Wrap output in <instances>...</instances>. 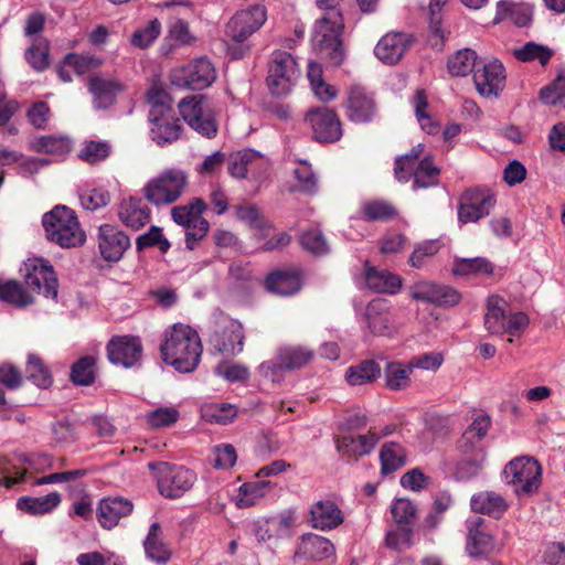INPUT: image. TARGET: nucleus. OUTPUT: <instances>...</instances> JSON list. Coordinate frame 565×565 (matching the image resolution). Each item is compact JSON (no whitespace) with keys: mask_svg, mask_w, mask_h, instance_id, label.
Returning a JSON list of instances; mask_svg holds the SVG:
<instances>
[{"mask_svg":"<svg viewBox=\"0 0 565 565\" xmlns=\"http://www.w3.org/2000/svg\"><path fill=\"white\" fill-rule=\"evenodd\" d=\"M160 351L163 362L178 372L189 373L199 365L203 349L200 337L193 328L175 323L164 332Z\"/></svg>","mask_w":565,"mask_h":565,"instance_id":"obj_1","label":"nucleus"},{"mask_svg":"<svg viewBox=\"0 0 565 565\" xmlns=\"http://www.w3.org/2000/svg\"><path fill=\"white\" fill-rule=\"evenodd\" d=\"M323 15L317 20L312 42L319 53L329 58L330 63L339 66L344 58L341 34L344 28L340 10L321 9Z\"/></svg>","mask_w":565,"mask_h":565,"instance_id":"obj_2","label":"nucleus"},{"mask_svg":"<svg viewBox=\"0 0 565 565\" xmlns=\"http://www.w3.org/2000/svg\"><path fill=\"white\" fill-rule=\"evenodd\" d=\"M42 224L50 241L61 247H76L85 242V233L82 231L74 211L57 205L45 213Z\"/></svg>","mask_w":565,"mask_h":565,"instance_id":"obj_3","label":"nucleus"},{"mask_svg":"<svg viewBox=\"0 0 565 565\" xmlns=\"http://www.w3.org/2000/svg\"><path fill=\"white\" fill-rule=\"evenodd\" d=\"M315 358L311 348L301 344H286L279 347L273 360L263 362L259 367V374L265 379L280 382L285 372H291L307 366Z\"/></svg>","mask_w":565,"mask_h":565,"instance_id":"obj_4","label":"nucleus"},{"mask_svg":"<svg viewBox=\"0 0 565 565\" xmlns=\"http://www.w3.org/2000/svg\"><path fill=\"white\" fill-rule=\"evenodd\" d=\"M507 484L514 487L516 495H530L541 486L542 467L531 456H520L510 460L502 471Z\"/></svg>","mask_w":565,"mask_h":565,"instance_id":"obj_5","label":"nucleus"},{"mask_svg":"<svg viewBox=\"0 0 565 565\" xmlns=\"http://www.w3.org/2000/svg\"><path fill=\"white\" fill-rule=\"evenodd\" d=\"M186 185L188 175L184 171L167 169L147 182L143 195L153 205H168L179 200Z\"/></svg>","mask_w":565,"mask_h":565,"instance_id":"obj_6","label":"nucleus"},{"mask_svg":"<svg viewBox=\"0 0 565 565\" xmlns=\"http://www.w3.org/2000/svg\"><path fill=\"white\" fill-rule=\"evenodd\" d=\"M183 120L205 138H213L218 130L216 115L210 100L204 95L184 97L178 104Z\"/></svg>","mask_w":565,"mask_h":565,"instance_id":"obj_7","label":"nucleus"},{"mask_svg":"<svg viewBox=\"0 0 565 565\" xmlns=\"http://www.w3.org/2000/svg\"><path fill=\"white\" fill-rule=\"evenodd\" d=\"M206 209L207 205L201 198H193L188 204L171 210L172 220L185 228V245L191 250L210 230L209 222L202 217Z\"/></svg>","mask_w":565,"mask_h":565,"instance_id":"obj_8","label":"nucleus"},{"mask_svg":"<svg viewBox=\"0 0 565 565\" xmlns=\"http://www.w3.org/2000/svg\"><path fill=\"white\" fill-rule=\"evenodd\" d=\"M148 468L156 472L160 493L169 499H177L189 491L196 481L193 470L169 462H150Z\"/></svg>","mask_w":565,"mask_h":565,"instance_id":"obj_9","label":"nucleus"},{"mask_svg":"<svg viewBox=\"0 0 565 565\" xmlns=\"http://www.w3.org/2000/svg\"><path fill=\"white\" fill-rule=\"evenodd\" d=\"M299 76L298 64L290 53L280 50L273 52L266 78L273 95L280 97L289 94Z\"/></svg>","mask_w":565,"mask_h":565,"instance_id":"obj_10","label":"nucleus"},{"mask_svg":"<svg viewBox=\"0 0 565 565\" xmlns=\"http://www.w3.org/2000/svg\"><path fill=\"white\" fill-rule=\"evenodd\" d=\"M215 78V68L205 56L198 57L185 65L175 67L171 72L172 84L192 90H200L211 86Z\"/></svg>","mask_w":565,"mask_h":565,"instance_id":"obj_11","label":"nucleus"},{"mask_svg":"<svg viewBox=\"0 0 565 565\" xmlns=\"http://www.w3.org/2000/svg\"><path fill=\"white\" fill-rule=\"evenodd\" d=\"M267 11L262 4H254L237 11L225 28V35L235 43H243L266 22Z\"/></svg>","mask_w":565,"mask_h":565,"instance_id":"obj_12","label":"nucleus"},{"mask_svg":"<svg viewBox=\"0 0 565 565\" xmlns=\"http://www.w3.org/2000/svg\"><path fill=\"white\" fill-rule=\"evenodd\" d=\"M305 121L311 127L313 137L319 142H334L342 136L341 121L332 109L313 108L306 114Z\"/></svg>","mask_w":565,"mask_h":565,"instance_id":"obj_13","label":"nucleus"},{"mask_svg":"<svg viewBox=\"0 0 565 565\" xmlns=\"http://www.w3.org/2000/svg\"><path fill=\"white\" fill-rule=\"evenodd\" d=\"M494 204L495 200L490 192L480 189L468 190L460 198L458 218L465 224L477 222L489 215Z\"/></svg>","mask_w":565,"mask_h":565,"instance_id":"obj_14","label":"nucleus"},{"mask_svg":"<svg viewBox=\"0 0 565 565\" xmlns=\"http://www.w3.org/2000/svg\"><path fill=\"white\" fill-rule=\"evenodd\" d=\"M466 551L473 558H483L497 551V542L481 516L467 521Z\"/></svg>","mask_w":565,"mask_h":565,"instance_id":"obj_15","label":"nucleus"},{"mask_svg":"<svg viewBox=\"0 0 565 565\" xmlns=\"http://www.w3.org/2000/svg\"><path fill=\"white\" fill-rule=\"evenodd\" d=\"M162 113L159 108L149 114L151 124V138L159 146L171 143L179 139L182 130L179 119L175 117L172 108H166Z\"/></svg>","mask_w":565,"mask_h":565,"instance_id":"obj_16","label":"nucleus"},{"mask_svg":"<svg viewBox=\"0 0 565 565\" xmlns=\"http://www.w3.org/2000/svg\"><path fill=\"white\" fill-rule=\"evenodd\" d=\"M25 285L32 291L46 298L57 297L58 281L53 267L43 259H38L31 265L25 275Z\"/></svg>","mask_w":565,"mask_h":565,"instance_id":"obj_17","label":"nucleus"},{"mask_svg":"<svg viewBox=\"0 0 565 565\" xmlns=\"http://www.w3.org/2000/svg\"><path fill=\"white\" fill-rule=\"evenodd\" d=\"M129 246L130 238L122 231L110 224L99 226L98 248L106 262L120 260Z\"/></svg>","mask_w":565,"mask_h":565,"instance_id":"obj_18","label":"nucleus"},{"mask_svg":"<svg viewBox=\"0 0 565 565\" xmlns=\"http://www.w3.org/2000/svg\"><path fill=\"white\" fill-rule=\"evenodd\" d=\"M142 345L136 337H116L107 345L108 359L113 364L134 366L141 358Z\"/></svg>","mask_w":565,"mask_h":565,"instance_id":"obj_19","label":"nucleus"},{"mask_svg":"<svg viewBox=\"0 0 565 565\" xmlns=\"http://www.w3.org/2000/svg\"><path fill=\"white\" fill-rule=\"evenodd\" d=\"M473 82L481 96H498L505 84V73L502 63L494 60L484 64L482 68L476 70Z\"/></svg>","mask_w":565,"mask_h":565,"instance_id":"obj_20","label":"nucleus"},{"mask_svg":"<svg viewBox=\"0 0 565 565\" xmlns=\"http://www.w3.org/2000/svg\"><path fill=\"white\" fill-rule=\"evenodd\" d=\"M347 116L354 122H370L376 116V104L372 94L361 86H353L347 99Z\"/></svg>","mask_w":565,"mask_h":565,"instance_id":"obj_21","label":"nucleus"},{"mask_svg":"<svg viewBox=\"0 0 565 565\" xmlns=\"http://www.w3.org/2000/svg\"><path fill=\"white\" fill-rule=\"evenodd\" d=\"M412 43V36L404 32H388L383 35L374 49V54L384 64L394 65L405 54Z\"/></svg>","mask_w":565,"mask_h":565,"instance_id":"obj_22","label":"nucleus"},{"mask_svg":"<svg viewBox=\"0 0 565 565\" xmlns=\"http://www.w3.org/2000/svg\"><path fill=\"white\" fill-rule=\"evenodd\" d=\"M245 332L243 324L230 319L221 332H215L212 338L213 347L224 355H236L243 352Z\"/></svg>","mask_w":565,"mask_h":565,"instance_id":"obj_23","label":"nucleus"},{"mask_svg":"<svg viewBox=\"0 0 565 565\" xmlns=\"http://www.w3.org/2000/svg\"><path fill=\"white\" fill-rule=\"evenodd\" d=\"M310 521L312 527L329 531L343 522V514L333 501H318L310 509Z\"/></svg>","mask_w":565,"mask_h":565,"instance_id":"obj_24","label":"nucleus"},{"mask_svg":"<svg viewBox=\"0 0 565 565\" xmlns=\"http://www.w3.org/2000/svg\"><path fill=\"white\" fill-rule=\"evenodd\" d=\"M132 511V503L122 498H106L99 502L97 518L105 529L116 526L119 520Z\"/></svg>","mask_w":565,"mask_h":565,"instance_id":"obj_25","label":"nucleus"},{"mask_svg":"<svg viewBox=\"0 0 565 565\" xmlns=\"http://www.w3.org/2000/svg\"><path fill=\"white\" fill-rule=\"evenodd\" d=\"M381 439L375 429L365 435L343 436L337 440V449L349 457H361L370 454Z\"/></svg>","mask_w":565,"mask_h":565,"instance_id":"obj_26","label":"nucleus"},{"mask_svg":"<svg viewBox=\"0 0 565 565\" xmlns=\"http://www.w3.org/2000/svg\"><path fill=\"white\" fill-rule=\"evenodd\" d=\"M365 320L370 331L375 335L391 337L396 330L385 302L381 300L369 303Z\"/></svg>","mask_w":565,"mask_h":565,"instance_id":"obj_27","label":"nucleus"},{"mask_svg":"<svg viewBox=\"0 0 565 565\" xmlns=\"http://www.w3.org/2000/svg\"><path fill=\"white\" fill-rule=\"evenodd\" d=\"M88 89L94 97L95 106L105 109L115 103L116 96L122 90V85L114 78L93 76L89 78Z\"/></svg>","mask_w":565,"mask_h":565,"instance_id":"obj_28","label":"nucleus"},{"mask_svg":"<svg viewBox=\"0 0 565 565\" xmlns=\"http://www.w3.org/2000/svg\"><path fill=\"white\" fill-rule=\"evenodd\" d=\"M470 505L472 511L497 520L502 518L509 509L507 500L494 491H481L473 494Z\"/></svg>","mask_w":565,"mask_h":565,"instance_id":"obj_29","label":"nucleus"},{"mask_svg":"<svg viewBox=\"0 0 565 565\" xmlns=\"http://www.w3.org/2000/svg\"><path fill=\"white\" fill-rule=\"evenodd\" d=\"M143 548L146 556L159 565H164L170 561L172 553L169 545L163 541V532L159 522H153L150 525L143 541Z\"/></svg>","mask_w":565,"mask_h":565,"instance_id":"obj_30","label":"nucleus"},{"mask_svg":"<svg viewBox=\"0 0 565 565\" xmlns=\"http://www.w3.org/2000/svg\"><path fill=\"white\" fill-rule=\"evenodd\" d=\"M365 282L366 286L379 294L394 295L402 287V278L388 271L387 269H379L365 265Z\"/></svg>","mask_w":565,"mask_h":565,"instance_id":"obj_31","label":"nucleus"},{"mask_svg":"<svg viewBox=\"0 0 565 565\" xmlns=\"http://www.w3.org/2000/svg\"><path fill=\"white\" fill-rule=\"evenodd\" d=\"M461 459L456 465V475L461 480H468L477 476L486 460L483 446L468 447L459 445Z\"/></svg>","mask_w":565,"mask_h":565,"instance_id":"obj_32","label":"nucleus"},{"mask_svg":"<svg viewBox=\"0 0 565 565\" xmlns=\"http://www.w3.org/2000/svg\"><path fill=\"white\" fill-rule=\"evenodd\" d=\"M118 216L126 226L137 231L150 221V211L140 200L129 199L120 203Z\"/></svg>","mask_w":565,"mask_h":565,"instance_id":"obj_33","label":"nucleus"},{"mask_svg":"<svg viewBox=\"0 0 565 565\" xmlns=\"http://www.w3.org/2000/svg\"><path fill=\"white\" fill-rule=\"evenodd\" d=\"M195 36L191 33L189 23L182 19H178L171 23L164 42L160 46L163 55L168 56L173 53L175 47L192 45Z\"/></svg>","mask_w":565,"mask_h":565,"instance_id":"obj_34","label":"nucleus"},{"mask_svg":"<svg viewBox=\"0 0 565 565\" xmlns=\"http://www.w3.org/2000/svg\"><path fill=\"white\" fill-rule=\"evenodd\" d=\"M297 553L310 559L321 561L334 555V546L330 540L309 533L302 536Z\"/></svg>","mask_w":565,"mask_h":565,"instance_id":"obj_35","label":"nucleus"},{"mask_svg":"<svg viewBox=\"0 0 565 565\" xmlns=\"http://www.w3.org/2000/svg\"><path fill=\"white\" fill-rule=\"evenodd\" d=\"M266 288L279 296H290L299 291L300 278L295 271L276 270L265 280Z\"/></svg>","mask_w":565,"mask_h":565,"instance_id":"obj_36","label":"nucleus"},{"mask_svg":"<svg viewBox=\"0 0 565 565\" xmlns=\"http://www.w3.org/2000/svg\"><path fill=\"white\" fill-rule=\"evenodd\" d=\"M505 19H510L518 26H525L531 20V9L522 3L501 0L497 3L493 22L499 23Z\"/></svg>","mask_w":565,"mask_h":565,"instance_id":"obj_37","label":"nucleus"},{"mask_svg":"<svg viewBox=\"0 0 565 565\" xmlns=\"http://www.w3.org/2000/svg\"><path fill=\"white\" fill-rule=\"evenodd\" d=\"M493 264L484 257L459 258L455 260L452 274L456 276L490 277Z\"/></svg>","mask_w":565,"mask_h":565,"instance_id":"obj_38","label":"nucleus"},{"mask_svg":"<svg viewBox=\"0 0 565 565\" xmlns=\"http://www.w3.org/2000/svg\"><path fill=\"white\" fill-rule=\"evenodd\" d=\"M61 502V494L56 491L43 497H22L18 500L19 510L31 514H44L51 512Z\"/></svg>","mask_w":565,"mask_h":565,"instance_id":"obj_39","label":"nucleus"},{"mask_svg":"<svg viewBox=\"0 0 565 565\" xmlns=\"http://www.w3.org/2000/svg\"><path fill=\"white\" fill-rule=\"evenodd\" d=\"M505 301L499 296H490L487 300L484 326L493 334L502 333L505 329Z\"/></svg>","mask_w":565,"mask_h":565,"instance_id":"obj_40","label":"nucleus"},{"mask_svg":"<svg viewBox=\"0 0 565 565\" xmlns=\"http://www.w3.org/2000/svg\"><path fill=\"white\" fill-rule=\"evenodd\" d=\"M491 426V418L484 413L476 414L472 423L462 434L459 445L468 447L482 446V439L488 434Z\"/></svg>","mask_w":565,"mask_h":565,"instance_id":"obj_41","label":"nucleus"},{"mask_svg":"<svg viewBox=\"0 0 565 565\" xmlns=\"http://www.w3.org/2000/svg\"><path fill=\"white\" fill-rule=\"evenodd\" d=\"M0 300L17 308H24L34 301L23 285L17 280L0 281Z\"/></svg>","mask_w":565,"mask_h":565,"instance_id":"obj_42","label":"nucleus"},{"mask_svg":"<svg viewBox=\"0 0 565 565\" xmlns=\"http://www.w3.org/2000/svg\"><path fill=\"white\" fill-rule=\"evenodd\" d=\"M409 173L411 178L414 180V189H426L438 184L440 171L433 161L426 157L420 160Z\"/></svg>","mask_w":565,"mask_h":565,"instance_id":"obj_43","label":"nucleus"},{"mask_svg":"<svg viewBox=\"0 0 565 565\" xmlns=\"http://www.w3.org/2000/svg\"><path fill=\"white\" fill-rule=\"evenodd\" d=\"M413 369L411 363L404 365L401 362H390L384 369L386 386L392 391L405 390L411 384Z\"/></svg>","mask_w":565,"mask_h":565,"instance_id":"obj_44","label":"nucleus"},{"mask_svg":"<svg viewBox=\"0 0 565 565\" xmlns=\"http://www.w3.org/2000/svg\"><path fill=\"white\" fill-rule=\"evenodd\" d=\"M271 488L269 481L258 480L246 482L238 489L236 505L238 508H249L258 503Z\"/></svg>","mask_w":565,"mask_h":565,"instance_id":"obj_45","label":"nucleus"},{"mask_svg":"<svg viewBox=\"0 0 565 565\" xmlns=\"http://www.w3.org/2000/svg\"><path fill=\"white\" fill-rule=\"evenodd\" d=\"M380 459L382 473H392L405 465V450L397 443H385L381 448Z\"/></svg>","mask_w":565,"mask_h":565,"instance_id":"obj_46","label":"nucleus"},{"mask_svg":"<svg viewBox=\"0 0 565 565\" xmlns=\"http://www.w3.org/2000/svg\"><path fill=\"white\" fill-rule=\"evenodd\" d=\"M381 374V367L372 360L363 361L358 365L350 366L345 379L350 385H363L375 381Z\"/></svg>","mask_w":565,"mask_h":565,"instance_id":"obj_47","label":"nucleus"},{"mask_svg":"<svg viewBox=\"0 0 565 565\" xmlns=\"http://www.w3.org/2000/svg\"><path fill=\"white\" fill-rule=\"evenodd\" d=\"M113 147L105 140H85L78 151V158L88 164L105 161L111 153Z\"/></svg>","mask_w":565,"mask_h":565,"instance_id":"obj_48","label":"nucleus"},{"mask_svg":"<svg viewBox=\"0 0 565 565\" xmlns=\"http://www.w3.org/2000/svg\"><path fill=\"white\" fill-rule=\"evenodd\" d=\"M72 142L64 136H42L32 141V149L54 156H64L71 151Z\"/></svg>","mask_w":565,"mask_h":565,"instance_id":"obj_49","label":"nucleus"},{"mask_svg":"<svg viewBox=\"0 0 565 565\" xmlns=\"http://www.w3.org/2000/svg\"><path fill=\"white\" fill-rule=\"evenodd\" d=\"M424 151V145L414 146L409 152L395 159L394 174L398 182L406 183L411 179V171L419 162L418 159Z\"/></svg>","mask_w":565,"mask_h":565,"instance_id":"obj_50","label":"nucleus"},{"mask_svg":"<svg viewBox=\"0 0 565 565\" xmlns=\"http://www.w3.org/2000/svg\"><path fill=\"white\" fill-rule=\"evenodd\" d=\"M238 220L247 223L249 226L258 231L257 238L262 239L267 235L270 228L269 223L262 216L258 207L254 204H242L236 209Z\"/></svg>","mask_w":565,"mask_h":565,"instance_id":"obj_51","label":"nucleus"},{"mask_svg":"<svg viewBox=\"0 0 565 565\" xmlns=\"http://www.w3.org/2000/svg\"><path fill=\"white\" fill-rule=\"evenodd\" d=\"M477 65V54L470 49H463L456 52L448 60V70L454 76H467Z\"/></svg>","mask_w":565,"mask_h":565,"instance_id":"obj_52","label":"nucleus"},{"mask_svg":"<svg viewBox=\"0 0 565 565\" xmlns=\"http://www.w3.org/2000/svg\"><path fill=\"white\" fill-rule=\"evenodd\" d=\"M50 45L45 39L38 38L25 51V60L32 68L43 72L50 65L49 62Z\"/></svg>","mask_w":565,"mask_h":565,"instance_id":"obj_53","label":"nucleus"},{"mask_svg":"<svg viewBox=\"0 0 565 565\" xmlns=\"http://www.w3.org/2000/svg\"><path fill=\"white\" fill-rule=\"evenodd\" d=\"M26 375L29 380L41 388H49L53 383L50 370L42 359L35 354H30L28 358Z\"/></svg>","mask_w":565,"mask_h":565,"instance_id":"obj_54","label":"nucleus"},{"mask_svg":"<svg viewBox=\"0 0 565 565\" xmlns=\"http://www.w3.org/2000/svg\"><path fill=\"white\" fill-rule=\"evenodd\" d=\"M161 23L158 19L148 21L145 25L135 30L131 34L130 43L135 47L148 49L160 35Z\"/></svg>","mask_w":565,"mask_h":565,"instance_id":"obj_55","label":"nucleus"},{"mask_svg":"<svg viewBox=\"0 0 565 565\" xmlns=\"http://www.w3.org/2000/svg\"><path fill=\"white\" fill-rule=\"evenodd\" d=\"M236 407L227 403H212L202 407L203 418L221 425L231 423L236 417Z\"/></svg>","mask_w":565,"mask_h":565,"instance_id":"obj_56","label":"nucleus"},{"mask_svg":"<svg viewBox=\"0 0 565 565\" xmlns=\"http://www.w3.org/2000/svg\"><path fill=\"white\" fill-rule=\"evenodd\" d=\"M301 247L316 256H323L330 252V246L319 228H309L300 235Z\"/></svg>","mask_w":565,"mask_h":565,"instance_id":"obj_57","label":"nucleus"},{"mask_svg":"<svg viewBox=\"0 0 565 565\" xmlns=\"http://www.w3.org/2000/svg\"><path fill=\"white\" fill-rule=\"evenodd\" d=\"M553 51L545 45L527 42L522 47L514 50V56L521 62H533L537 60L542 65L548 63Z\"/></svg>","mask_w":565,"mask_h":565,"instance_id":"obj_58","label":"nucleus"},{"mask_svg":"<svg viewBox=\"0 0 565 565\" xmlns=\"http://www.w3.org/2000/svg\"><path fill=\"white\" fill-rule=\"evenodd\" d=\"M363 216L367 221L386 222L397 215L396 209L385 201H371L362 207Z\"/></svg>","mask_w":565,"mask_h":565,"instance_id":"obj_59","label":"nucleus"},{"mask_svg":"<svg viewBox=\"0 0 565 565\" xmlns=\"http://www.w3.org/2000/svg\"><path fill=\"white\" fill-rule=\"evenodd\" d=\"M541 100L551 106L562 104L565 100V68L562 70L556 78L540 92Z\"/></svg>","mask_w":565,"mask_h":565,"instance_id":"obj_60","label":"nucleus"},{"mask_svg":"<svg viewBox=\"0 0 565 565\" xmlns=\"http://www.w3.org/2000/svg\"><path fill=\"white\" fill-rule=\"evenodd\" d=\"M102 64L103 60L92 54L68 53L64 57V65L72 67L78 75L96 70Z\"/></svg>","mask_w":565,"mask_h":565,"instance_id":"obj_61","label":"nucleus"},{"mask_svg":"<svg viewBox=\"0 0 565 565\" xmlns=\"http://www.w3.org/2000/svg\"><path fill=\"white\" fill-rule=\"evenodd\" d=\"M95 359L93 356L81 358L71 371V380L76 385H90L95 380Z\"/></svg>","mask_w":565,"mask_h":565,"instance_id":"obj_62","label":"nucleus"},{"mask_svg":"<svg viewBox=\"0 0 565 565\" xmlns=\"http://www.w3.org/2000/svg\"><path fill=\"white\" fill-rule=\"evenodd\" d=\"M413 105L415 108L417 120L420 124L423 130H425L429 135L436 134L439 127L435 121H433L430 116L426 113L428 102L424 90H417L415 93L413 97Z\"/></svg>","mask_w":565,"mask_h":565,"instance_id":"obj_63","label":"nucleus"},{"mask_svg":"<svg viewBox=\"0 0 565 565\" xmlns=\"http://www.w3.org/2000/svg\"><path fill=\"white\" fill-rule=\"evenodd\" d=\"M250 158H255V150L244 149L239 150L230 157L228 172L232 177L244 179L248 175V166H250Z\"/></svg>","mask_w":565,"mask_h":565,"instance_id":"obj_64","label":"nucleus"}]
</instances>
